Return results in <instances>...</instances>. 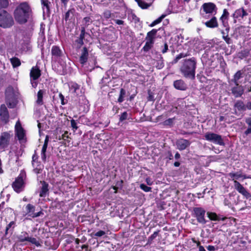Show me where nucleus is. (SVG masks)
Wrapping results in <instances>:
<instances>
[{
	"instance_id": "1",
	"label": "nucleus",
	"mask_w": 251,
	"mask_h": 251,
	"mask_svg": "<svg viewBox=\"0 0 251 251\" xmlns=\"http://www.w3.org/2000/svg\"><path fill=\"white\" fill-rule=\"evenodd\" d=\"M31 7L26 2L20 3L15 9L13 15L16 22L19 24H25L32 16Z\"/></svg>"
},
{
	"instance_id": "2",
	"label": "nucleus",
	"mask_w": 251,
	"mask_h": 251,
	"mask_svg": "<svg viewBox=\"0 0 251 251\" xmlns=\"http://www.w3.org/2000/svg\"><path fill=\"white\" fill-rule=\"evenodd\" d=\"M196 68V59L194 57L185 60L180 68V71L186 77L194 78Z\"/></svg>"
},
{
	"instance_id": "3",
	"label": "nucleus",
	"mask_w": 251,
	"mask_h": 251,
	"mask_svg": "<svg viewBox=\"0 0 251 251\" xmlns=\"http://www.w3.org/2000/svg\"><path fill=\"white\" fill-rule=\"evenodd\" d=\"M14 24L12 16L5 10L0 12V26L4 28H10Z\"/></svg>"
},
{
	"instance_id": "4",
	"label": "nucleus",
	"mask_w": 251,
	"mask_h": 251,
	"mask_svg": "<svg viewBox=\"0 0 251 251\" xmlns=\"http://www.w3.org/2000/svg\"><path fill=\"white\" fill-rule=\"evenodd\" d=\"M15 136L20 143L26 142L25 131L22 126L20 120H18L15 126Z\"/></svg>"
},
{
	"instance_id": "5",
	"label": "nucleus",
	"mask_w": 251,
	"mask_h": 251,
	"mask_svg": "<svg viewBox=\"0 0 251 251\" xmlns=\"http://www.w3.org/2000/svg\"><path fill=\"white\" fill-rule=\"evenodd\" d=\"M206 211L202 207H194L193 210V215L195 217L197 221L202 225L205 224L206 220L205 218Z\"/></svg>"
},
{
	"instance_id": "6",
	"label": "nucleus",
	"mask_w": 251,
	"mask_h": 251,
	"mask_svg": "<svg viewBox=\"0 0 251 251\" xmlns=\"http://www.w3.org/2000/svg\"><path fill=\"white\" fill-rule=\"evenodd\" d=\"M19 241L21 242H24L25 241L28 242L36 247H40L41 246L40 242L37 240L35 238L29 237L28 233L26 231L22 232L17 236Z\"/></svg>"
},
{
	"instance_id": "7",
	"label": "nucleus",
	"mask_w": 251,
	"mask_h": 251,
	"mask_svg": "<svg viewBox=\"0 0 251 251\" xmlns=\"http://www.w3.org/2000/svg\"><path fill=\"white\" fill-rule=\"evenodd\" d=\"M205 139L214 144L220 146H224L225 143L222 138V136L219 134L212 133L207 132L204 134Z\"/></svg>"
},
{
	"instance_id": "8",
	"label": "nucleus",
	"mask_w": 251,
	"mask_h": 251,
	"mask_svg": "<svg viewBox=\"0 0 251 251\" xmlns=\"http://www.w3.org/2000/svg\"><path fill=\"white\" fill-rule=\"evenodd\" d=\"M12 88L8 87L5 92L6 103L10 108L15 107L17 104V100L12 92Z\"/></svg>"
},
{
	"instance_id": "9",
	"label": "nucleus",
	"mask_w": 251,
	"mask_h": 251,
	"mask_svg": "<svg viewBox=\"0 0 251 251\" xmlns=\"http://www.w3.org/2000/svg\"><path fill=\"white\" fill-rule=\"evenodd\" d=\"M13 135L11 132H3L0 135V149H4L8 147Z\"/></svg>"
},
{
	"instance_id": "10",
	"label": "nucleus",
	"mask_w": 251,
	"mask_h": 251,
	"mask_svg": "<svg viewBox=\"0 0 251 251\" xmlns=\"http://www.w3.org/2000/svg\"><path fill=\"white\" fill-rule=\"evenodd\" d=\"M25 174L21 173L12 184L14 191L19 193L23 191L24 187V176Z\"/></svg>"
},
{
	"instance_id": "11",
	"label": "nucleus",
	"mask_w": 251,
	"mask_h": 251,
	"mask_svg": "<svg viewBox=\"0 0 251 251\" xmlns=\"http://www.w3.org/2000/svg\"><path fill=\"white\" fill-rule=\"evenodd\" d=\"M234 114L238 116H243L244 112L246 111V106L243 101L236 100L233 106Z\"/></svg>"
},
{
	"instance_id": "12",
	"label": "nucleus",
	"mask_w": 251,
	"mask_h": 251,
	"mask_svg": "<svg viewBox=\"0 0 251 251\" xmlns=\"http://www.w3.org/2000/svg\"><path fill=\"white\" fill-rule=\"evenodd\" d=\"M201 8L205 14L215 15L217 12L216 5L212 2H206L202 5Z\"/></svg>"
},
{
	"instance_id": "13",
	"label": "nucleus",
	"mask_w": 251,
	"mask_h": 251,
	"mask_svg": "<svg viewBox=\"0 0 251 251\" xmlns=\"http://www.w3.org/2000/svg\"><path fill=\"white\" fill-rule=\"evenodd\" d=\"M247 12L243 8H241L235 10L232 14L234 18V23H236L237 21H241L243 20L244 17L248 15Z\"/></svg>"
},
{
	"instance_id": "14",
	"label": "nucleus",
	"mask_w": 251,
	"mask_h": 251,
	"mask_svg": "<svg viewBox=\"0 0 251 251\" xmlns=\"http://www.w3.org/2000/svg\"><path fill=\"white\" fill-rule=\"evenodd\" d=\"M9 115L5 104H1L0 107V120L4 124L9 122Z\"/></svg>"
},
{
	"instance_id": "15",
	"label": "nucleus",
	"mask_w": 251,
	"mask_h": 251,
	"mask_svg": "<svg viewBox=\"0 0 251 251\" xmlns=\"http://www.w3.org/2000/svg\"><path fill=\"white\" fill-rule=\"evenodd\" d=\"M235 86L231 89V94L236 98L241 97L244 94V89L243 87L239 84H234Z\"/></svg>"
},
{
	"instance_id": "16",
	"label": "nucleus",
	"mask_w": 251,
	"mask_h": 251,
	"mask_svg": "<svg viewBox=\"0 0 251 251\" xmlns=\"http://www.w3.org/2000/svg\"><path fill=\"white\" fill-rule=\"evenodd\" d=\"M229 17V13L226 9L223 10V13L220 18V21L222 22L223 26L226 28V30H229L230 27L228 23V19Z\"/></svg>"
},
{
	"instance_id": "17",
	"label": "nucleus",
	"mask_w": 251,
	"mask_h": 251,
	"mask_svg": "<svg viewBox=\"0 0 251 251\" xmlns=\"http://www.w3.org/2000/svg\"><path fill=\"white\" fill-rule=\"evenodd\" d=\"M234 186L235 189L240 193L246 198H249L250 193L237 180H234Z\"/></svg>"
},
{
	"instance_id": "18",
	"label": "nucleus",
	"mask_w": 251,
	"mask_h": 251,
	"mask_svg": "<svg viewBox=\"0 0 251 251\" xmlns=\"http://www.w3.org/2000/svg\"><path fill=\"white\" fill-rule=\"evenodd\" d=\"M190 145V142L189 141L183 138L179 139L176 142L177 148L180 151L186 149Z\"/></svg>"
},
{
	"instance_id": "19",
	"label": "nucleus",
	"mask_w": 251,
	"mask_h": 251,
	"mask_svg": "<svg viewBox=\"0 0 251 251\" xmlns=\"http://www.w3.org/2000/svg\"><path fill=\"white\" fill-rule=\"evenodd\" d=\"M51 53L52 56L56 59L62 57L63 55V51L60 47L57 46H53L52 47Z\"/></svg>"
},
{
	"instance_id": "20",
	"label": "nucleus",
	"mask_w": 251,
	"mask_h": 251,
	"mask_svg": "<svg viewBox=\"0 0 251 251\" xmlns=\"http://www.w3.org/2000/svg\"><path fill=\"white\" fill-rule=\"evenodd\" d=\"M41 75V71L37 66H34L31 68L30 72V79L37 80L40 77Z\"/></svg>"
},
{
	"instance_id": "21",
	"label": "nucleus",
	"mask_w": 251,
	"mask_h": 251,
	"mask_svg": "<svg viewBox=\"0 0 251 251\" xmlns=\"http://www.w3.org/2000/svg\"><path fill=\"white\" fill-rule=\"evenodd\" d=\"M228 176L233 181L234 180H237V179H238L239 178H242L243 179L251 178L250 176H247L245 175H243L240 172L230 173L228 174Z\"/></svg>"
},
{
	"instance_id": "22",
	"label": "nucleus",
	"mask_w": 251,
	"mask_h": 251,
	"mask_svg": "<svg viewBox=\"0 0 251 251\" xmlns=\"http://www.w3.org/2000/svg\"><path fill=\"white\" fill-rule=\"evenodd\" d=\"M88 56V51L86 47L83 48L81 50V53L79 57V62L83 66L87 61Z\"/></svg>"
},
{
	"instance_id": "23",
	"label": "nucleus",
	"mask_w": 251,
	"mask_h": 251,
	"mask_svg": "<svg viewBox=\"0 0 251 251\" xmlns=\"http://www.w3.org/2000/svg\"><path fill=\"white\" fill-rule=\"evenodd\" d=\"M204 24L206 27L211 28H216L219 25L217 18L215 16H213L210 20L205 22Z\"/></svg>"
},
{
	"instance_id": "24",
	"label": "nucleus",
	"mask_w": 251,
	"mask_h": 251,
	"mask_svg": "<svg viewBox=\"0 0 251 251\" xmlns=\"http://www.w3.org/2000/svg\"><path fill=\"white\" fill-rule=\"evenodd\" d=\"M174 86L176 89L180 90H185L187 88V85L182 79L175 81L174 82Z\"/></svg>"
},
{
	"instance_id": "25",
	"label": "nucleus",
	"mask_w": 251,
	"mask_h": 251,
	"mask_svg": "<svg viewBox=\"0 0 251 251\" xmlns=\"http://www.w3.org/2000/svg\"><path fill=\"white\" fill-rule=\"evenodd\" d=\"M244 72L242 70L238 71L233 75V77L231 79V81L234 84H239V80L243 77Z\"/></svg>"
},
{
	"instance_id": "26",
	"label": "nucleus",
	"mask_w": 251,
	"mask_h": 251,
	"mask_svg": "<svg viewBox=\"0 0 251 251\" xmlns=\"http://www.w3.org/2000/svg\"><path fill=\"white\" fill-rule=\"evenodd\" d=\"M16 222L14 221L10 222L6 226L5 231V236H6L8 233L12 234L16 226Z\"/></svg>"
},
{
	"instance_id": "27",
	"label": "nucleus",
	"mask_w": 251,
	"mask_h": 251,
	"mask_svg": "<svg viewBox=\"0 0 251 251\" xmlns=\"http://www.w3.org/2000/svg\"><path fill=\"white\" fill-rule=\"evenodd\" d=\"M48 186V184L46 182L43 181L42 182V185L39 194L40 197H46L47 193L49 191Z\"/></svg>"
},
{
	"instance_id": "28",
	"label": "nucleus",
	"mask_w": 251,
	"mask_h": 251,
	"mask_svg": "<svg viewBox=\"0 0 251 251\" xmlns=\"http://www.w3.org/2000/svg\"><path fill=\"white\" fill-rule=\"evenodd\" d=\"M89 35V34L85 32V27H81V32L79 35V38L77 41V42L80 45L83 44V39L86 35Z\"/></svg>"
},
{
	"instance_id": "29",
	"label": "nucleus",
	"mask_w": 251,
	"mask_h": 251,
	"mask_svg": "<svg viewBox=\"0 0 251 251\" xmlns=\"http://www.w3.org/2000/svg\"><path fill=\"white\" fill-rule=\"evenodd\" d=\"M45 93V90L41 89L37 93V99L36 103L39 105L43 104V95Z\"/></svg>"
},
{
	"instance_id": "30",
	"label": "nucleus",
	"mask_w": 251,
	"mask_h": 251,
	"mask_svg": "<svg viewBox=\"0 0 251 251\" xmlns=\"http://www.w3.org/2000/svg\"><path fill=\"white\" fill-rule=\"evenodd\" d=\"M229 30H226V28L225 30H221V33L222 34V37L223 39L225 41V42L228 44H231V39L228 37V32Z\"/></svg>"
},
{
	"instance_id": "31",
	"label": "nucleus",
	"mask_w": 251,
	"mask_h": 251,
	"mask_svg": "<svg viewBox=\"0 0 251 251\" xmlns=\"http://www.w3.org/2000/svg\"><path fill=\"white\" fill-rule=\"evenodd\" d=\"M245 122L248 125L247 129L245 131L244 134L246 136L251 133V118H247L245 120Z\"/></svg>"
},
{
	"instance_id": "32",
	"label": "nucleus",
	"mask_w": 251,
	"mask_h": 251,
	"mask_svg": "<svg viewBox=\"0 0 251 251\" xmlns=\"http://www.w3.org/2000/svg\"><path fill=\"white\" fill-rule=\"evenodd\" d=\"M75 12L74 9H71L69 10L65 15L64 20L65 21H70L73 17L74 13Z\"/></svg>"
},
{
	"instance_id": "33",
	"label": "nucleus",
	"mask_w": 251,
	"mask_h": 251,
	"mask_svg": "<svg viewBox=\"0 0 251 251\" xmlns=\"http://www.w3.org/2000/svg\"><path fill=\"white\" fill-rule=\"evenodd\" d=\"M10 62L13 68L20 66L21 64L20 59L17 57H13L10 59Z\"/></svg>"
},
{
	"instance_id": "34",
	"label": "nucleus",
	"mask_w": 251,
	"mask_h": 251,
	"mask_svg": "<svg viewBox=\"0 0 251 251\" xmlns=\"http://www.w3.org/2000/svg\"><path fill=\"white\" fill-rule=\"evenodd\" d=\"M207 215L210 220L212 221H220V219L218 217L217 215L214 212H207Z\"/></svg>"
},
{
	"instance_id": "35",
	"label": "nucleus",
	"mask_w": 251,
	"mask_h": 251,
	"mask_svg": "<svg viewBox=\"0 0 251 251\" xmlns=\"http://www.w3.org/2000/svg\"><path fill=\"white\" fill-rule=\"evenodd\" d=\"M70 91L73 93H76L79 89V86L76 83L72 82L69 85Z\"/></svg>"
},
{
	"instance_id": "36",
	"label": "nucleus",
	"mask_w": 251,
	"mask_h": 251,
	"mask_svg": "<svg viewBox=\"0 0 251 251\" xmlns=\"http://www.w3.org/2000/svg\"><path fill=\"white\" fill-rule=\"evenodd\" d=\"M138 5L142 9H147L151 5L150 4L147 3L143 0H135Z\"/></svg>"
},
{
	"instance_id": "37",
	"label": "nucleus",
	"mask_w": 251,
	"mask_h": 251,
	"mask_svg": "<svg viewBox=\"0 0 251 251\" xmlns=\"http://www.w3.org/2000/svg\"><path fill=\"white\" fill-rule=\"evenodd\" d=\"M26 213L28 214L29 216V214H31L33 213V212H34L35 209V207L32 204H31L30 203L27 204V205L25 207Z\"/></svg>"
},
{
	"instance_id": "38",
	"label": "nucleus",
	"mask_w": 251,
	"mask_h": 251,
	"mask_svg": "<svg viewBox=\"0 0 251 251\" xmlns=\"http://www.w3.org/2000/svg\"><path fill=\"white\" fill-rule=\"evenodd\" d=\"M157 32V30H156V29H152L151 31H149L147 33V35L146 37L147 38H150V39H152L154 40Z\"/></svg>"
},
{
	"instance_id": "39",
	"label": "nucleus",
	"mask_w": 251,
	"mask_h": 251,
	"mask_svg": "<svg viewBox=\"0 0 251 251\" xmlns=\"http://www.w3.org/2000/svg\"><path fill=\"white\" fill-rule=\"evenodd\" d=\"M174 120H175V118H169V119L164 121L162 123V125L163 126H171L174 124Z\"/></svg>"
},
{
	"instance_id": "40",
	"label": "nucleus",
	"mask_w": 251,
	"mask_h": 251,
	"mask_svg": "<svg viewBox=\"0 0 251 251\" xmlns=\"http://www.w3.org/2000/svg\"><path fill=\"white\" fill-rule=\"evenodd\" d=\"M9 0H0V9L6 8L9 5Z\"/></svg>"
},
{
	"instance_id": "41",
	"label": "nucleus",
	"mask_w": 251,
	"mask_h": 251,
	"mask_svg": "<svg viewBox=\"0 0 251 251\" xmlns=\"http://www.w3.org/2000/svg\"><path fill=\"white\" fill-rule=\"evenodd\" d=\"M125 95H126L125 90L123 88L121 89L120 96H119V99L118 100V101L119 102L121 103L124 101V97Z\"/></svg>"
},
{
	"instance_id": "42",
	"label": "nucleus",
	"mask_w": 251,
	"mask_h": 251,
	"mask_svg": "<svg viewBox=\"0 0 251 251\" xmlns=\"http://www.w3.org/2000/svg\"><path fill=\"white\" fill-rule=\"evenodd\" d=\"M83 23H84V26L83 27H86L92 23V20L90 17H85L83 19Z\"/></svg>"
},
{
	"instance_id": "43",
	"label": "nucleus",
	"mask_w": 251,
	"mask_h": 251,
	"mask_svg": "<svg viewBox=\"0 0 251 251\" xmlns=\"http://www.w3.org/2000/svg\"><path fill=\"white\" fill-rule=\"evenodd\" d=\"M164 62L162 57L159 60H158L156 62V67L158 69H161L164 67Z\"/></svg>"
},
{
	"instance_id": "44",
	"label": "nucleus",
	"mask_w": 251,
	"mask_h": 251,
	"mask_svg": "<svg viewBox=\"0 0 251 251\" xmlns=\"http://www.w3.org/2000/svg\"><path fill=\"white\" fill-rule=\"evenodd\" d=\"M140 187L142 190H144L145 192H150L151 190V187H148L144 184H141L140 185Z\"/></svg>"
},
{
	"instance_id": "45",
	"label": "nucleus",
	"mask_w": 251,
	"mask_h": 251,
	"mask_svg": "<svg viewBox=\"0 0 251 251\" xmlns=\"http://www.w3.org/2000/svg\"><path fill=\"white\" fill-rule=\"evenodd\" d=\"M186 56V54L181 53L176 57V58H175V59L173 61V62L174 63H176L178 62V61L179 59H180L182 58L185 57Z\"/></svg>"
},
{
	"instance_id": "46",
	"label": "nucleus",
	"mask_w": 251,
	"mask_h": 251,
	"mask_svg": "<svg viewBox=\"0 0 251 251\" xmlns=\"http://www.w3.org/2000/svg\"><path fill=\"white\" fill-rule=\"evenodd\" d=\"M128 18L131 19L132 21L135 23L139 21V18L134 14L133 13H131L130 15H129L128 16Z\"/></svg>"
},
{
	"instance_id": "47",
	"label": "nucleus",
	"mask_w": 251,
	"mask_h": 251,
	"mask_svg": "<svg viewBox=\"0 0 251 251\" xmlns=\"http://www.w3.org/2000/svg\"><path fill=\"white\" fill-rule=\"evenodd\" d=\"M128 117V114L126 112H123L121 116H120L119 121L120 122H123L126 119H127Z\"/></svg>"
},
{
	"instance_id": "48",
	"label": "nucleus",
	"mask_w": 251,
	"mask_h": 251,
	"mask_svg": "<svg viewBox=\"0 0 251 251\" xmlns=\"http://www.w3.org/2000/svg\"><path fill=\"white\" fill-rule=\"evenodd\" d=\"M43 214L44 213H43V212L42 211H40L37 213H34V212L31 214H29V216L32 217V218H36L41 215H43Z\"/></svg>"
},
{
	"instance_id": "49",
	"label": "nucleus",
	"mask_w": 251,
	"mask_h": 251,
	"mask_svg": "<svg viewBox=\"0 0 251 251\" xmlns=\"http://www.w3.org/2000/svg\"><path fill=\"white\" fill-rule=\"evenodd\" d=\"M42 4L46 7L47 11H49V2L48 0H42Z\"/></svg>"
},
{
	"instance_id": "50",
	"label": "nucleus",
	"mask_w": 251,
	"mask_h": 251,
	"mask_svg": "<svg viewBox=\"0 0 251 251\" xmlns=\"http://www.w3.org/2000/svg\"><path fill=\"white\" fill-rule=\"evenodd\" d=\"M152 47V45L149 44L146 42L145 46L143 47V50L145 51H149Z\"/></svg>"
},
{
	"instance_id": "51",
	"label": "nucleus",
	"mask_w": 251,
	"mask_h": 251,
	"mask_svg": "<svg viewBox=\"0 0 251 251\" xmlns=\"http://www.w3.org/2000/svg\"><path fill=\"white\" fill-rule=\"evenodd\" d=\"M165 17L166 15L162 14L160 17H159L158 19L153 21L154 24L157 25L160 23Z\"/></svg>"
},
{
	"instance_id": "52",
	"label": "nucleus",
	"mask_w": 251,
	"mask_h": 251,
	"mask_svg": "<svg viewBox=\"0 0 251 251\" xmlns=\"http://www.w3.org/2000/svg\"><path fill=\"white\" fill-rule=\"evenodd\" d=\"M59 97L61 100V103L62 105H65L67 103V101H65V99L64 96L61 94L60 93L59 94Z\"/></svg>"
},
{
	"instance_id": "53",
	"label": "nucleus",
	"mask_w": 251,
	"mask_h": 251,
	"mask_svg": "<svg viewBox=\"0 0 251 251\" xmlns=\"http://www.w3.org/2000/svg\"><path fill=\"white\" fill-rule=\"evenodd\" d=\"M105 234V232L103 230H100L95 233V236L97 237H101Z\"/></svg>"
},
{
	"instance_id": "54",
	"label": "nucleus",
	"mask_w": 251,
	"mask_h": 251,
	"mask_svg": "<svg viewBox=\"0 0 251 251\" xmlns=\"http://www.w3.org/2000/svg\"><path fill=\"white\" fill-rule=\"evenodd\" d=\"M71 126L75 129H77L78 128V127L76 125V123L75 122V120H71Z\"/></svg>"
},
{
	"instance_id": "55",
	"label": "nucleus",
	"mask_w": 251,
	"mask_h": 251,
	"mask_svg": "<svg viewBox=\"0 0 251 251\" xmlns=\"http://www.w3.org/2000/svg\"><path fill=\"white\" fill-rule=\"evenodd\" d=\"M168 50V46L167 43H165L163 47H162V49L161 50V52L162 53H166Z\"/></svg>"
},
{
	"instance_id": "56",
	"label": "nucleus",
	"mask_w": 251,
	"mask_h": 251,
	"mask_svg": "<svg viewBox=\"0 0 251 251\" xmlns=\"http://www.w3.org/2000/svg\"><path fill=\"white\" fill-rule=\"evenodd\" d=\"M158 234V231H155L151 236L149 237V239L153 240L154 239Z\"/></svg>"
},
{
	"instance_id": "57",
	"label": "nucleus",
	"mask_w": 251,
	"mask_h": 251,
	"mask_svg": "<svg viewBox=\"0 0 251 251\" xmlns=\"http://www.w3.org/2000/svg\"><path fill=\"white\" fill-rule=\"evenodd\" d=\"M103 16L106 19L109 18L111 17L110 11L108 10L105 11L103 13Z\"/></svg>"
},
{
	"instance_id": "58",
	"label": "nucleus",
	"mask_w": 251,
	"mask_h": 251,
	"mask_svg": "<svg viewBox=\"0 0 251 251\" xmlns=\"http://www.w3.org/2000/svg\"><path fill=\"white\" fill-rule=\"evenodd\" d=\"M36 80H33L32 79H30V82L32 85V86L33 88H36L37 86L38 83L36 81Z\"/></svg>"
},
{
	"instance_id": "59",
	"label": "nucleus",
	"mask_w": 251,
	"mask_h": 251,
	"mask_svg": "<svg viewBox=\"0 0 251 251\" xmlns=\"http://www.w3.org/2000/svg\"><path fill=\"white\" fill-rule=\"evenodd\" d=\"M114 21L116 24L119 25H123L125 23L124 21L121 20L115 19Z\"/></svg>"
},
{
	"instance_id": "60",
	"label": "nucleus",
	"mask_w": 251,
	"mask_h": 251,
	"mask_svg": "<svg viewBox=\"0 0 251 251\" xmlns=\"http://www.w3.org/2000/svg\"><path fill=\"white\" fill-rule=\"evenodd\" d=\"M41 159L44 162L46 161V152H41Z\"/></svg>"
},
{
	"instance_id": "61",
	"label": "nucleus",
	"mask_w": 251,
	"mask_h": 251,
	"mask_svg": "<svg viewBox=\"0 0 251 251\" xmlns=\"http://www.w3.org/2000/svg\"><path fill=\"white\" fill-rule=\"evenodd\" d=\"M42 169L41 168H36L33 169V172L36 174H38L41 173Z\"/></svg>"
},
{
	"instance_id": "62",
	"label": "nucleus",
	"mask_w": 251,
	"mask_h": 251,
	"mask_svg": "<svg viewBox=\"0 0 251 251\" xmlns=\"http://www.w3.org/2000/svg\"><path fill=\"white\" fill-rule=\"evenodd\" d=\"M245 106H246V109H248L249 110H251V101L247 102L246 104H245Z\"/></svg>"
},
{
	"instance_id": "63",
	"label": "nucleus",
	"mask_w": 251,
	"mask_h": 251,
	"mask_svg": "<svg viewBox=\"0 0 251 251\" xmlns=\"http://www.w3.org/2000/svg\"><path fill=\"white\" fill-rule=\"evenodd\" d=\"M146 182L149 185H151L152 184V181H151V179L150 177L146 178Z\"/></svg>"
},
{
	"instance_id": "64",
	"label": "nucleus",
	"mask_w": 251,
	"mask_h": 251,
	"mask_svg": "<svg viewBox=\"0 0 251 251\" xmlns=\"http://www.w3.org/2000/svg\"><path fill=\"white\" fill-rule=\"evenodd\" d=\"M119 110V108L117 106H114L112 110L115 113V114H116L118 112Z\"/></svg>"
}]
</instances>
